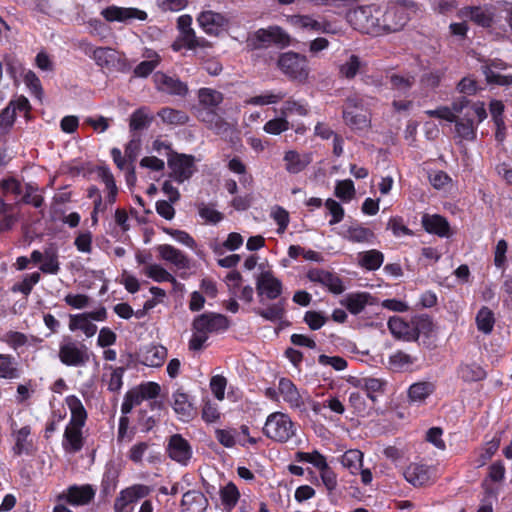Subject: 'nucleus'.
Wrapping results in <instances>:
<instances>
[{
	"label": "nucleus",
	"instance_id": "obj_20",
	"mask_svg": "<svg viewBox=\"0 0 512 512\" xmlns=\"http://www.w3.org/2000/svg\"><path fill=\"white\" fill-rule=\"evenodd\" d=\"M169 457L181 465H187L192 457V448L187 440L181 435L175 434L170 437L167 445Z\"/></svg>",
	"mask_w": 512,
	"mask_h": 512
},
{
	"label": "nucleus",
	"instance_id": "obj_27",
	"mask_svg": "<svg viewBox=\"0 0 512 512\" xmlns=\"http://www.w3.org/2000/svg\"><path fill=\"white\" fill-rule=\"evenodd\" d=\"M95 496V489L91 485H73L62 495L69 503L73 505H85Z\"/></svg>",
	"mask_w": 512,
	"mask_h": 512
},
{
	"label": "nucleus",
	"instance_id": "obj_62",
	"mask_svg": "<svg viewBox=\"0 0 512 512\" xmlns=\"http://www.w3.org/2000/svg\"><path fill=\"white\" fill-rule=\"evenodd\" d=\"M300 459L304 462L310 463L320 471L328 466L326 458L318 451L302 452Z\"/></svg>",
	"mask_w": 512,
	"mask_h": 512
},
{
	"label": "nucleus",
	"instance_id": "obj_19",
	"mask_svg": "<svg viewBox=\"0 0 512 512\" xmlns=\"http://www.w3.org/2000/svg\"><path fill=\"white\" fill-rule=\"evenodd\" d=\"M307 278L311 282L321 284L334 294H341L345 290L342 280L336 274L323 269L309 270Z\"/></svg>",
	"mask_w": 512,
	"mask_h": 512
},
{
	"label": "nucleus",
	"instance_id": "obj_9",
	"mask_svg": "<svg viewBox=\"0 0 512 512\" xmlns=\"http://www.w3.org/2000/svg\"><path fill=\"white\" fill-rule=\"evenodd\" d=\"M59 360L69 367H84L90 359L88 347L71 337H64L59 344Z\"/></svg>",
	"mask_w": 512,
	"mask_h": 512
},
{
	"label": "nucleus",
	"instance_id": "obj_22",
	"mask_svg": "<svg viewBox=\"0 0 512 512\" xmlns=\"http://www.w3.org/2000/svg\"><path fill=\"white\" fill-rule=\"evenodd\" d=\"M154 82L156 88L164 93L171 95L184 96L188 92L187 85L179 79L167 76L163 73H155Z\"/></svg>",
	"mask_w": 512,
	"mask_h": 512
},
{
	"label": "nucleus",
	"instance_id": "obj_36",
	"mask_svg": "<svg viewBox=\"0 0 512 512\" xmlns=\"http://www.w3.org/2000/svg\"><path fill=\"white\" fill-rule=\"evenodd\" d=\"M358 264L369 271L377 270L381 267L384 261L382 252L372 249L358 254Z\"/></svg>",
	"mask_w": 512,
	"mask_h": 512
},
{
	"label": "nucleus",
	"instance_id": "obj_28",
	"mask_svg": "<svg viewBox=\"0 0 512 512\" xmlns=\"http://www.w3.org/2000/svg\"><path fill=\"white\" fill-rule=\"evenodd\" d=\"M422 224L428 233L436 234L440 237L449 236V223L447 220L437 214H425L422 217Z\"/></svg>",
	"mask_w": 512,
	"mask_h": 512
},
{
	"label": "nucleus",
	"instance_id": "obj_3",
	"mask_svg": "<svg viewBox=\"0 0 512 512\" xmlns=\"http://www.w3.org/2000/svg\"><path fill=\"white\" fill-rule=\"evenodd\" d=\"M65 402L70 410L71 419L66 426L62 446L66 452L76 453L83 447L82 428L86 422L87 413L78 397L70 395L66 397Z\"/></svg>",
	"mask_w": 512,
	"mask_h": 512
},
{
	"label": "nucleus",
	"instance_id": "obj_63",
	"mask_svg": "<svg viewBox=\"0 0 512 512\" xmlns=\"http://www.w3.org/2000/svg\"><path fill=\"white\" fill-rule=\"evenodd\" d=\"M271 217L278 225L277 232L279 234L284 233L289 224L288 212L284 208L277 206L271 211Z\"/></svg>",
	"mask_w": 512,
	"mask_h": 512
},
{
	"label": "nucleus",
	"instance_id": "obj_33",
	"mask_svg": "<svg viewBox=\"0 0 512 512\" xmlns=\"http://www.w3.org/2000/svg\"><path fill=\"white\" fill-rule=\"evenodd\" d=\"M69 330L72 332L80 330L85 334L86 337L90 338L97 332V326L92 323L87 314L82 313L70 315Z\"/></svg>",
	"mask_w": 512,
	"mask_h": 512
},
{
	"label": "nucleus",
	"instance_id": "obj_58",
	"mask_svg": "<svg viewBox=\"0 0 512 512\" xmlns=\"http://www.w3.org/2000/svg\"><path fill=\"white\" fill-rule=\"evenodd\" d=\"M198 212L202 219L211 224H217L223 219V214L212 205L202 203L198 206Z\"/></svg>",
	"mask_w": 512,
	"mask_h": 512
},
{
	"label": "nucleus",
	"instance_id": "obj_2",
	"mask_svg": "<svg viewBox=\"0 0 512 512\" xmlns=\"http://www.w3.org/2000/svg\"><path fill=\"white\" fill-rule=\"evenodd\" d=\"M198 104L193 108L195 117L205 126L218 135H226L230 124L222 117L220 105L224 96L220 91L212 88H200L197 93Z\"/></svg>",
	"mask_w": 512,
	"mask_h": 512
},
{
	"label": "nucleus",
	"instance_id": "obj_15",
	"mask_svg": "<svg viewBox=\"0 0 512 512\" xmlns=\"http://www.w3.org/2000/svg\"><path fill=\"white\" fill-rule=\"evenodd\" d=\"M146 487L142 485H134L122 490L115 499V512H133L135 503L144 497Z\"/></svg>",
	"mask_w": 512,
	"mask_h": 512
},
{
	"label": "nucleus",
	"instance_id": "obj_34",
	"mask_svg": "<svg viewBox=\"0 0 512 512\" xmlns=\"http://www.w3.org/2000/svg\"><path fill=\"white\" fill-rule=\"evenodd\" d=\"M286 96V93H284L281 90H267L262 92L259 95L252 96L245 100L246 105H252V106H266V105H273L278 104L280 101H282Z\"/></svg>",
	"mask_w": 512,
	"mask_h": 512
},
{
	"label": "nucleus",
	"instance_id": "obj_57",
	"mask_svg": "<svg viewBox=\"0 0 512 512\" xmlns=\"http://www.w3.org/2000/svg\"><path fill=\"white\" fill-rule=\"evenodd\" d=\"M335 195L343 201H350L355 195L353 181L350 179L337 181Z\"/></svg>",
	"mask_w": 512,
	"mask_h": 512
},
{
	"label": "nucleus",
	"instance_id": "obj_30",
	"mask_svg": "<svg viewBox=\"0 0 512 512\" xmlns=\"http://www.w3.org/2000/svg\"><path fill=\"white\" fill-rule=\"evenodd\" d=\"M30 340L33 342H40L41 340L34 336H27L26 334L18 331L9 330L0 334V341L7 344L14 351L29 345Z\"/></svg>",
	"mask_w": 512,
	"mask_h": 512
},
{
	"label": "nucleus",
	"instance_id": "obj_18",
	"mask_svg": "<svg viewBox=\"0 0 512 512\" xmlns=\"http://www.w3.org/2000/svg\"><path fill=\"white\" fill-rule=\"evenodd\" d=\"M197 22L205 33L218 35L228 26L229 20L221 13L208 10L199 14Z\"/></svg>",
	"mask_w": 512,
	"mask_h": 512
},
{
	"label": "nucleus",
	"instance_id": "obj_39",
	"mask_svg": "<svg viewBox=\"0 0 512 512\" xmlns=\"http://www.w3.org/2000/svg\"><path fill=\"white\" fill-rule=\"evenodd\" d=\"M30 433L29 426H23L14 431L15 445L13 451L15 454H28L32 450V441L29 439Z\"/></svg>",
	"mask_w": 512,
	"mask_h": 512
},
{
	"label": "nucleus",
	"instance_id": "obj_14",
	"mask_svg": "<svg viewBox=\"0 0 512 512\" xmlns=\"http://www.w3.org/2000/svg\"><path fill=\"white\" fill-rule=\"evenodd\" d=\"M171 177L178 183L188 180L194 173V158L185 154L171 155L168 159Z\"/></svg>",
	"mask_w": 512,
	"mask_h": 512
},
{
	"label": "nucleus",
	"instance_id": "obj_42",
	"mask_svg": "<svg viewBox=\"0 0 512 512\" xmlns=\"http://www.w3.org/2000/svg\"><path fill=\"white\" fill-rule=\"evenodd\" d=\"M163 123L171 126L184 125L188 122L189 117L184 111L176 110L170 107L162 108L158 113Z\"/></svg>",
	"mask_w": 512,
	"mask_h": 512
},
{
	"label": "nucleus",
	"instance_id": "obj_40",
	"mask_svg": "<svg viewBox=\"0 0 512 512\" xmlns=\"http://www.w3.org/2000/svg\"><path fill=\"white\" fill-rule=\"evenodd\" d=\"M461 13L482 27H489L493 21L492 13L489 9L466 7L461 11Z\"/></svg>",
	"mask_w": 512,
	"mask_h": 512
},
{
	"label": "nucleus",
	"instance_id": "obj_26",
	"mask_svg": "<svg viewBox=\"0 0 512 512\" xmlns=\"http://www.w3.org/2000/svg\"><path fill=\"white\" fill-rule=\"evenodd\" d=\"M341 303L351 314L357 315L366 306L374 304V298L368 292H354L347 294Z\"/></svg>",
	"mask_w": 512,
	"mask_h": 512
},
{
	"label": "nucleus",
	"instance_id": "obj_60",
	"mask_svg": "<svg viewBox=\"0 0 512 512\" xmlns=\"http://www.w3.org/2000/svg\"><path fill=\"white\" fill-rule=\"evenodd\" d=\"M164 232L170 235L175 241L188 248L194 249L196 247V242L193 237L183 230L165 228Z\"/></svg>",
	"mask_w": 512,
	"mask_h": 512
},
{
	"label": "nucleus",
	"instance_id": "obj_59",
	"mask_svg": "<svg viewBox=\"0 0 512 512\" xmlns=\"http://www.w3.org/2000/svg\"><path fill=\"white\" fill-rule=\"evenodd\" d=\"M389 80L391 87L399 91V93H405L412 87L414 83V78L412 76H403L397 74H392L389 77Z\"/></svg>",
	"mask_w": 512,
	"mask_h": 512
},
{
	"label": "nucleus",
	"instance_id": "obj_21",
	"mask_svg": "<svg viewBox=\"0 0 512 512\" xmlns=\"http://www.w3.org/2000/svg\"><path fill=\"white\" fill-rule=\"evenodd\" d=\"M283 161L285 164V170L289 174H299L312 162V153L298 152L294 149L287 150L284 153Z\"/></svg>",
	"mask_w": 512,
	"mask_h": 512
},
{
	"label": "nucleus",
	"instance_id": "obj_35",
	"mask_svg": "<svg viewBox=\"0 0 512 512\" xmlns=\"http://www.w3.org/2000/svg\"><path fill=\"white\" fill-rule=\"evenodd\" d=\"M219 496L224 509L230 512L236 507L241 495L237 486L230 481L220 487Z\"/></svg>",
	"mask_w": 512,
	"mask_h": 512
},
{
	"label": "nucleus",
	"instance_id": "obj_38",
	"mask_svg": "<svg viewBox=\"0 0 512 512\" xmlns=\"http://www.w3.org/2000/svg\"><path fill=\"white\" fill-rule=\"evenodd\" d=\"M498 69H503L502 62H493L491 65H486L483 67V73L487 82L498 85L512 84V76L503 75L497 71Z\"/></svg>",
	"mask_w": 512,
	"mask_h": 512
},
{
	"label": "nucleus",
	"instance_id": "obj_23",
	"mask_svg": "<svg viewBox=\"0 0 512 512\" xmlns=\"http://www.w3.org/2000/svg\"><path fill=\"white\" fill-rule=\"evenodd\" d=\"M172 407L182 421H189L195 414V408L188 394L178 389L172 395Z\"/></svg>",
	"mask_w": 512,
	"mask_h": 512
},
{
	"label": "nucleus",
	"instance_id": "obj_16",
	"mask_svg": "<svg viewBox=\"0 0 512 512\" xmlns=\"http://www.w3.org/2000/svg\"><path fill=\"white\" fill-rule=\"evenodd\" d=\"M156 251L161 260L178 270H188L191 267V261L188 256L170 244L158 245Z\"/></svg>",
	"mask_w": 512,
	"mask_h": 512
},
{
	"label": "nucleus",
	"instance_id": "obj_43",
	"mask_svg": "<svg viewBox=\"0 0 512 512\" xmlns=\"http://www.w3.org/2000/svg\"><path fill=\"white\" fill-rule=\"evenodd\" d=\"M89 52H91L90 56L95 60L97 65L101 67H110L116 61V52L111 48H93L92 46H90Z\"/></svg>",
	"mask_w": 512,
	"mask_h": 512
},
{
	"label": "nucleus",
	"instance_id": "obj_54",
	"mask_svg": "<svg viewBox=\"0 0 512 512\" xmlns=\"http://www.w3.org/2000/svg\"><path fill=\"white\" fill-rule=\"evenodd\" d=\"M290 128L289 121L286 116L280 114L279 117L270 119L263 126V130L270 135H279Z\"/></svg>",
	"mask_w": 512,
	"mask_h": 512
},
{
	"label": "nucleus",
	"instance_id": "obj_51",
	"mask_svg": "<svg viewBox=\"0 0 512 512\" xmlns=\"http://www.w3.org/2000/svg\"><path fill=\"white\" fill-rule=\"evenodd\" d=\"M414 362L415 359L411 355L403 351H396L390 355L388 366L393 371H403L408 369Z\"/></svg>",
	"mask_w": 512,
	"mask_h": 512
},
{
	"label": "nucleus",
	"instance_id": "obj_4",
	"mask_svg": "<svg viewBox=\"0 0 512 512\" xmlns=\"http://www.w3.org/2000/svg\"><path fill=\"white\" fill-rule=\"evenodd\" d=\"M228 327L229 321L222 314L208 312L197 316L192 322L189 349L193 351L201 350L211 333L223 332Z\"/></svg>",
	"mask_w": 512,
	"mask_h": 512
},
{
	"label": "nucleus",
	"instance_id": "obj_53",
	"mask_svg": "<svg viewBox=\"0 0 512 512\" xmlns=\"http://www.w3.org/2000/svg\"><path fill=\"white\" fill-rule=\"evenodd\" d=\"M361 61L356 55H349L345 62L339 65V73L341 77L352 79L359 72Z\"/></svg>",
	"mask_w": 512,
	"mask_h": 512
},
{
	"label": "nucleus",
	"instance_id": "obj_56",
	"mask_svg": "<svg viewBox=\"0 0 512 512\" xmlns=\"http://www.w3.org/2000/svg\"><path fill=\"white\" fill-rule=\"evenodd\" d=\"M144 397L142 395V393H140L139 391V388L138 387H135L131 390H129L125 397H124V401L121 405V412L123 414H128L131 412V410L141 404L143 401H144Z\"/></svg>",
	"mask_w": 512,
	"mask_h": 512
},
{
	"label": "nucleus",
	"instance_id": "obj_31",
	"mask_svg": "<svg viewBox=\"0 0 512 512\" xmlns=\"http://www.w3.org/2000/svg\"><path fill=\"white\" fill-rule=\"evenodd\" d=\"M141 273L157 283H177V280L173 276V274H171L166 268H164L161 264L158 263H153L144 266L141 269Z\"/></svg>",
	"mask_w": 512,
	"mask_h": 512
},
{
	"label": "nucleus",
	"instance_id": "obj_64",
	"mask_svg": "<svg viewBox=\"0 0 512 512\" xmlns=\"http://www.w3.org/2000/svg\"><path fill=\"white\" fill-rule=\"evenodd\" d=\"M388 328L390 332L398 338L404 337L409 330L408 324L405 321H403L400 317L396 316L391 317L388 320Z\"/></svg>",
	"mask_w": 512,
	"mask_h": 512
},
{
	"label": "nucleus",
	"instance_id": "obj_47",
	"mask_svg": "<svg viewBox=\"0 0 512 512\" xmlns=\"http://www.w3.org/2000/svg\"><path fill=\"white\" fill-rule=\"evenodd\" d=\"M458 377L465 382L480 381L485 378V371L476 364H462L457 370Z\"/></svg>",
	"mask_w": 512,
	"mask_h": 512
},
{
	"label": "nucleus",
	"instance_id": "obj_5",
	"mask_svg": "<svg viewBox=\"0 0 512 512\" xmlns=\"http://www.w3.org/2000/svg\"><path fill=\"white\" fill-rule=\"evenodd\" d=\"M298 425L289 414L282 411L270 413L262 428L263 434L273 442L287 443L296 437Z\"/></svg>",
	"mask_w": 512,
	"mask_h": 512
},
{
	"label": "nucleus",
	"instance_id": "obj_6",
	"mask_svg": "<svg viewBox=\"0 0 512 512\" xmlns=\"http://www.w3.org/2000/svg\"><path fill=\"white\" fill-rule=\"evenodd\" d=\"M382 9L376 5L357 7L347 14L350 25L363 33L380 35Z\"/></svg>",
	"mask_w": 512,
	"mask_h": 512
},
{
	"label": "nucleus",
	"instance_id": "obj_32",
	"mask_svg": "<svg viewBox=\"0 0 512 512\" xmlns=\"http://www.w3.org/2000/svg\"><path fill=\"white\" fill-rule=\"evenodd\" d=\"M205 41H200L193 29L190 30H179V34L171 47L174 51L178 52L183 48L194 50L198 46L204 45Z\"/></svg>",
	"mask_w": 512,
	"mask_h": 512
},
{
	"label": "nucleus",
	"instance_id": "obj_45",
	"mask_svg": "<svg viewBox=\"0 0 512 512\" xmlns=\"http://www.w3.org/2000/svg\"><path fill=\"white\" fill-rule=\"evenodd\" d=\"M375 235L369 228L361 225L351 226L345 234V238L355 243H372Z\"/></svg>",
	"mask_w": 512,
	"mask_h": 512
},
{
	"label": "nucleus",
	"instance_id": "obj_17",
	"mask_svg": "<svg viewBox=\"0 0 512 512\" xmlns=\"http://www.w3.org/2000/svg\"><path fill=\"white\" fill-rule=\"evenodd\" d=\"M435 469L420 463H411L404 471L405 479L413 486H424L435 478Z\"/></svg>",
	"mask_w": 512,
	"mask_h": 512
},
{
	"label": "nucleus",
	"instance_id": "obj_52",
	"mask_svg": "<svg viewBox=\"0 0 512 512\" xmlns=\"http://www.w3.org/2000/svg\"><path fill=\"white\" fill-rule=\"evenodd\" d=\"M40 270L46 274L55 275L60 270L58 255L56 250L49 248L44 251V259L40 265Z\"/></svg>",
	"mask_w": 512,
	"mask_h": 512
},
{
	"label": "nucleus",
	"instance_id": "obj_1",
	"mask_svg": "<svg viewBox=\"0 0 512 512\" xmlns=\"http://www.w3.org/2000/svg\"><path fill=\"white\" fill-rule=\"evenodd\" d=\"M425 114L455 124L456 135L464 140H474L477 125L486 117L483 102L471 103L466 97L455 99L451 106H439L433 110H426Z\"/></svg>",
	"mask_w": 512,
	"mask_h": 512
},
{
	"label": "nucleus",
	"instance_id": "obj_50",
	"mask_svg": "<svg viewBox=\"0 0 512 512\" xmlns=\"http://www.w3.org/2000/svg\"><path fill=\"white\" fill-rule=\"evenodd\" d=\"M494 324V313L488 307L483 306L476 315V325L478 330L484 334H489L492 332Z\"/></svg>",
	"mask_w": 512,
	"mask_h": 512
},
{
	"label": "nucleus",
	"instance_id": "obj_44",
	"mask_svg": "<svg viewBox=\"0 0 512 512\" xmlns=\"http://www.w3.org/2000/svg\"><path fill=\"white\" fill-rule=\"evenodd\" d=\"M20 376L18 364L15 358L8 354L0 353V378L17 379Z\"/></svg>",
	"mask_w": 512,
	"mask_h": 512
},
{
	"label": "nucleus",
	"instance_id": "obj_29",
	"mask_svg": "<svg viewBox=\"0 0 512 512\" xmlns=\"http://www.w3.org/2000/svg\"><path fill=\"white\" fill-rule=\"evenodd\" d=\"M208 500L199 491H188L182 497L183 512H205Z\"/></svg>",
	"mask_w": 512,
	"mask_h": 512
},
{
	"label": "nucleus",
	"instance_id": "obj_37",
	"mask_svg": "<svg viewBox=\"0 0 512 512\" xmlns=\"http://www.w3.org/2000/svg\"><path fill=\"white\" fill-rule=\"evenodd\" d=\"M310 108L309 104L304 99H294L289 98L287 99L283 106L280 109V114H283L287 118L290 115H298L301 117H305L309 114Z\"/></svg>",
	"mask_w": 512,
	"mask_h": 512
},
{
	"label": "nucleus",
	"instance_id": "obj_41",
	"mask_svg": "<svg viewBox=\"0 0 512 512\" xmlns=\"http://www.w3.org/2000/svg\"><path fill=\"white\" fill-rule=\"evenodd\" d=\"M341 464L351 474H358L363 464V453L358 449H350L341 456Z\"/></svg>",
	"mask_w": 512,
	"mask_h": 512
},
{
	"label": "nucleus",
	"instance_id": "obj_46",
	"mask_svg": "<svg viewBox=\"0 0 512 512\" xmlns=\"http://www.w3.org/2000/svg\"><path fill=\"white\" fill-rule=\"evenodd\" d=\"M111 156L116 166L123 171H126V181L129 185H134L136 182L135 167L133 164L128 163L122 156L119 148L111 149Z\"/></svg>",
	"mask_w": 512,
	"mask_h": 512
},
{
	"label": "nucleus",
	"instance_id": "obj_13",
	"mask_svg": "<svg viewBox=\"0 0 512 512\" xmlns=\"http://www.w3.org/2000/svg\"><path fill=\"white\" fill-rule=\"evenodd\" d=\"M279 396L292 410H305L306 400L308 398L305 392L298 390L296 385L288 378H280L278 382Z\"/></svg>",
	"mask_w": 512,
	"mask_h": 512
},
{
	"label": "nucleus",
	"instance_id": "obj_55",
	"mask_svg": "<svg viewBox=\"0 0 512 512\" xmlns=\"http://www.w3.org/2000/svg\"><path fill=\"white\" fill-rule=\"evenodd\" d=\"M287 21L289 24L299 29L313 30L316 32V29L319 28V21L309 15H291L287 17Z\"/></svg>",
	"mask_w": 512,
	"mask_h": 512
},
{
	"label": "nucleus",
	"instance_id": "obj_24",
	"mask_svg": "<svg viewBox=\"0 0 512 512\" xmlns=\"http://www.w3.org/2000/svg\"><path fill=\"white\" fill-rule=\"evenodd\" d=\"M435 391V385L429 381H419L409 386L407 390L408 402L420 406Z\"/></svg>",
	"mask_w": 512,
	"mask_h": 512
},
{
	"label": "nucleus",
	"instance_id": "obj_49",
	"mask_svg": "<svg viewBox=\"0 0 512 512\" xmlns=\"http://www.w3.org/2000/svg\"><path fill=\"white\" fill-rule=\"evenodd\" d=\"M215 437L217 441L225 448H232L237 444L243 447L246 446V441L244 439H237L236 429H217L215 431Z\"/></svg>",
	"mask_w": 512,
	"mask_h": 512
},
{
	"label": "nucleus",
	"instance_id": "obj_25",
	"mask_svg": "<svg viewBox=\"0 0 512 512\" xmlns=\"http://www.w3.org/2000/svg\"><path fill=\"white\" fill-rule=\"evenodd\" d=\"M167 357V349L162 345H148L140 350L139 360L148 367H159Z\"/></svg>",
	"mask_w": 512,
	"mask_h": 512
},
{
	"label": "nucleus",
	"instance_id": "obj_48",
	"mask_svg": "<svg viewBox=\"0 0 512 512\" xmlns=\"http://www.w3.org/2000/svg\"><path fill=\"white\" fill-rule=\"evenodd\" d=\"M285 300L281 299L266 308L258 310V314L267 321L277 322L283 319L285 315Z\"/></svg>",
	"mask_w": 512,
	"mask_h": 512
},
{
	"label": "nucleus",
	"instance_id": "obj_12",
	"mask_svg": "<svg viewBox=\"0 0 512 512\" xmlns=\"http://www.w3.org/2000/svg\"><path fill=\"white\" fill-rule=\"evenodd\" d=\"M101 15L108 22H121L125 24L132 23L135 20H147V13L134 7H120L116 5L108 6L101 11Z\"/></svg>",
	"mask_w": 512,
	"mask_h": 512
},
{
	"label": "nucleus",
	"instance_id": "obj_11",
	"mask_svg": "<svg viewBox=\"0 0 512 512\" xmlns=\"http://www.w3.org/2000/svg\"><path fill=\"white\" fill-rule=\"evenodd\" d=\"M256 290L260 301L275 300L283 292V284L271 270H263L256 277Z\"/></svg>",
	"mask_w": 512,
	"mask_h": 512
},
{
	"label": "nucleus",
	"instance_id": "obj_10",
	"mask_svg": "<svg viewBox=\"0 0 512 512\" xmlns=\"http://www.w3.org/2000/svg\"><path fill=\"white\" fill-rule=\"evenodd\" d=\"M250 45L257 49L274 44L280 48L290 45V35L279 26H269L268 28L258 29L249 38Z\"/></svg>",
	"mask_w": 512,
	"mask_h": 512
},
{
	"label": "nucleus",
	"instance_id": "obj_61",
	"mask_svg": "<svg viewBox=\"0 0 512 512\" xmlns=\"http://www.w3.org/2000/svg\"><path fill=\"white\" fill-rule=\"evenodd\" d=\"M141 150V139L137 135H133L130 141L125 146V156L123 158L126 159L128 163L133 164L139 155Z\"/></svg>",
	"mask_w": 512,
	"mask_h": 512
},
{
	"label": "nucleus",
	"instance_id": "obj_8",
	"mask_svg": "<svg viewBox=\"0 0 512 512\" xmlns=\"http://www.w3.org/2000/svg\"><path fill=\"white\" fill-rule=\"evenodd\" d=\"M277 66L284 75L292 80L306 82L309 77L308 59L299 53L288 51L280 54Z\"/></svg>",
	"mask_w": 512,
	"mask_h": 512
},
{
	"label": "nucleus",
	"instance_id": "obj_7",
	"mask_svg": "<svg viewBox=\"0 0 512 512\" xmlns=\"http://www.w3.org/2000/svg\"><path fill=\"white\" fill-rule=\"evenodd\" d=\"M415 13L416 7L413 2L401 1L390 4L380 15L382 33L401 30Z\"/></svg>",
	"mask_w": 512,
	"mask_h": 512
}]
</instances>
